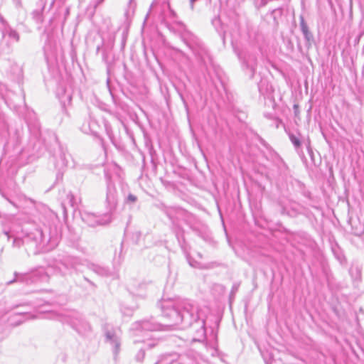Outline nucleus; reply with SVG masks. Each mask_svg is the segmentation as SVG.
<instances>
[{
  "label": "nucleus",
  "instance_id": "1",
  "mask_svg": "<svg viewBox=\"0 0 364 364\" xmlns=\"http://www.w3.org/2000/svg\"><path fill=\"white\" fill-rule=\"evenodd\" d=\"M163 317L170 321L171 325L183 324V327L191 326L195 331L192 341H203L206 337V321L209 317H214V326H210L213 344L211 354L217 352V333L214 328H218L220 321L210 314V309L203 306L199 307L194 301L188 299L163 300L161 304Z\"/></svg>",
  "mask_w": 364,
  "mask_h": 364
},
{
  "label": "nucleus",
  "instance_id": "2",
  "mask_svg": "<svg viewBox=\"0 0 364 364\" xmlns=\"http://www.w3.org/2000/svg\"><path fill=\"white\" fill-rule=\"evenodd\" d=\"M60 240V235L55 228H35L32 230L25 229L22 236L16 237L13 240L14 247L24 246L28 254L37 255L41 252H48L55 248Z\"/></svg>",
  "mask_w": 364,
  "mask_h": 364
},
{
  "label": "nucleus",
  "instance_id": "3",
  "mask_svg": "<svg viewBox=\"0 0 364 364\" xmlns=\"http://www.w3.org/2000/svg\"><path fill=\"white\" fill-rule=\"evenodd\" d=\"M161 329V325L151 319H144L136 321L132 325L131 331L135 337H143L142 340L136 338L134 340V344L139 348V351L135 355V359L138 362H142L145 351L154 348L157 345V341L153 339L152 335L149 333Z\"/></svg>",
  "mask_w": 364,
  "mask_h": 364
},
{
  "label": "nucleus",
  "instance_id": "4",
  "mask_svg": "<svg viewBox=\"0 0 364 364\" xmlns=\"http://www.w3.org/2000/svg\"><path fill=\"white\" fill-rule=\"evenodd\" d=\"M83 264L82 260L78 257L64 255L56 259L49 268H52L61 276L66 277L80 271V267Z\"/></svg>",
  "mask_w": 364,
  "mask_h": 364
},
{
  "label": "nucleus",
  "instance_id": "5",
  "mask_svg": "<svg viewBox=\"0 0 364 364\" xmlns=\"http://www.w3.org/2000/svg\"><path fill=\"white\" fill-rule=\"evenodd\" d=\"M181 38L205 66L211 63L212 60L208 50L193 34L188 32L184 33Z\"/></svg>",
  "mask_w": 364,
  "mask_h": 364
},
{
  "label": "nucleus",
  "instance_id": "6",
  "mask_svg": "<svg viewBox=\"0 0 364 364\" xmlns=\"http://www.w3.org/2000/svg\"><path fill=\"white\" fill-rule=\"evenodd\" d=\"M52 318L55 317L61 322L69 323L77 332L85 334L91 330L90 325L77 312H71L68 314L61 315L54 312L49 314Z\"/></svg>",
  "mask_w": 364,
  "mask_h": 364
},
{
  "label": "nucleus",
  "instance_id": "7",
  "mask_svg": "<svg viewBox=\"0 0 364 364\" xmlns=\"http://www.w3.org/2000/svg\"><path fill=\"white\" fill-rule=\"evenodd\" d=\"M49 276L48 272L43 268H39L35 271L28 273L14 272V278L6 282V285H11L15 282L24 283L26 284H31L38 282H48Z\"/></svg>",
  "mask_w": 364,
  "mask_h": 364
},
{
  "label": "nucleus",
  "instance_id": "8",
  "mask_svg": "<svg viewBox=\"0 0 364 364\" xmlns=\"http://www.w3.org/2000/svg\"><path fill=\"white\" fill-rule=\"evenodd\" d=\"M105 341L111 346L114 358L116 360L120 351L122 333L119 328L106 325L104 328Z\"/></svg>",
  "mask_w": 364,
  "mask_h": 364
},
{
  "label": "nucleus",
  "instance_id": "9",
  "mask_svg": "<svg viewBox=\"0 0 364 364\" xmlns=\"http://www.w3.org/2000/svg\"><path fill=\"white\" fill-rule=\"evenodd\" d=\"M1 41L0 43V49L3 51L9 52L13 43L19 41L18 33L12 28L9 24L5 23L1 28Z\"/></svg>",
  "mask_w": 364,
  "mask_h": 364
},
{
  "label": "nucleus",
  "instance_id": "10",
  "mask_svg": "<svg viewBox=\"0 0 364 364\" xmlns=\"http://www.w3.org/2000/svg\"><path fill=\"white\" fill-rule=\"evenodd\" d=\"M81 218L83 222L90 227L105 225L109 223L111 220L110 215L108 214L96 215L87 211H84L81 213Z\"/></svg>",
  "mask_w": 364,
  "mask_h": 364
},
{
  "label": "nucleus",
  "instance_id": "11",
  "mask_svg": "<svg viewBox=\"0 0 364 364\" xmlns=\"http://www.w3.org/2000/svg\"><path fill=\"white\" fill-rule=\"evenodd\" d=\"M118 201V196L116 188L110 182L107 183L106 195L107 207L109 211L115 210Z\"/></svg>",
  "mask_w": 364,
  "mask_h": 364
},
{
  "label": "nucleus",
  "instance_id": "12",
  "mask_svg": "<svg viewBox=\"0 0 364 364\" xmlns=\"http://www.w3.org/2000/svg\"><path fill=\"white\" fill-rule=\"evenodd\" d=\"M243 64L247 69L250 70V77L252 78L255 75L257 65V58L255 54L250 53L244 59Z\"/></svg>",
  "mask_w": 364,
  "mask_h": 364
},
{
  "label": "nucleus",
  "instance_id": "13",
  "mask_svg": "<svg viewBox=\"0 0 364 364\" xmlns=\"http://www.w3.org/2000/svg\"><path fill=\"white\" fill-rule=\"evenodd\" d=\"M300 28L301 31L304 35V37L306 42V46H310L311 45V43L314 41V36L312 33L309 30V27L307 24L306 23L304 18L303 16L300 17Z\"/></svg>",
  "mask_w": 364,
  "mask_h": 364
},
{
  "label": "nucleus",
  "instance_id": "14",
  "mask_svg": "<svg viewBox=\"0 0 364 364\" xmlns=\"http://www.w3.org/2000/svg\"><path fill=\"white\" fill-rule=\"evenodd\" d=\"M87 267L89 269H90L91 271H92L93 272L100 276L107 277L109 275V270L105 267H102L98 264L92 263L89 264L87 265Z\"/></svg>",
  "mask_w": 364,
  "mask_h": 364
},
{
  "label": "nucleus",
  "instance_id": "15",
  "mask_svg": "<svg viewBox=\"0 0 364 364\" xmlns=\"http://www.w3.org/2000/svg\"><path fill=\"white\" fill-rule=\"evenodd\" d=\"M146 284L144 283L138 284L137 287L130 286L129 290L130 292L138 296H144L145 295V291Z\"/></svg>",
  "mask_w": 364,
  "mask_h": 364
},
{
  "label": "nucleus",
  "instance_id": "16",
  "mask_svg": "<svg viewBox=\"0 0 364 364\" xmlns=\"http://www.w3.org/2000/svg\"><path fill=\"white\" fill-rule=\"evenodd\" d=\"M212 24L215 28L217 32L220 34L225 32V29L223 28V26L221 23L220 18L219 17H215L212 20Z\"/></svg>",
  "mask_w": 364,
  "mask_h": 364
},
{
  "label": "nucleus",
  "instance_id": "17",
  "mask_svg": "<svg viewBox=\"0 0 364 364\" xmlns=\"http://www.w3.org/2000/svg\"><path fill=\"white\" fill-rule=\"evenodd\" d=\"M68 161L66 159V154L61 151L60 154V161H57L55 163V166L58 168L59 169L65 167L67 166Z\"/></svg>",
  "mask_w": 364,
  "mask_h": 364
},
{
  "label": "nucleus",
  "instance_id": "18",
  "mask_svg": "<svg viewBox=\"0 0 364 364\" xmlns=\"http://www.w3.org/2000/svg\"><path fill=\"white\" fill-rule=\"evenodd\" d=\"M289 137L291 142L293 144V145L294 146V147L296 149H298L300 147L301 141L298 136H296L294 134L290 133V134H289Z\"/></svg>",
  "mask_w": 364,
  "mask_h": 364
},
{
  "label": "nucleus",
  "instance_id": "19",
  "mask_svg": "<svg viewBox=\"0 0 364 364\" xmlns=\"http://www.w3.org/2000/svg\"><path fill=\"white\" fill-rule=\"evenodd\" d=\"M9 135L11 139L15 138L14 141L16 144L20 143L21 132L19 130L16 129L14 136H11V134H9Z\"/></svg>",
  "mask_w": 364,
  "mask_h": 364
},
{
  "label": "nucleus",
  "instance_id": "20",
  "mask_svg": "<svg viewBox=\"0 0 364 364\" xmlns=\"http://www.w3.org/2000/svg\"><path fill=\"white\" fill-rule=\"evenodd\" d=\"M137 200L136 196L129 193L125 199L126 203H134Z\"/></svg>",
  "mask_w": 364,
  "mask_h": 364
},
{
  "label": "nucleus",
  "instance_id": "21",
  "mask_svg": "<svg viewBox=\"0 0 364 364\" xmlns=\"http://www.w3.org/2000/svg\"><path fill=\"white\" fill-rule=\"evenodd\" d=\"M102 60L106 64H109L108 53L105 48L102 50Z\"/></svg>",
  "mask_w": 364,
  "mask_h": 364
},
{
  "label": "nucleus",
  "instance_id": "22",
  "mask_svg": "<svg viewBox=\"0 0 364 364\" xmlns=\"http://www.w3.org/2000/svg\"><path fill=\"white\" fill-rule=\"evenodd\" d=\"M238 288H239V284H234L232 287V289H231V291H230V298L233 297L235 294V293L238 290Z\"/></svg>",
  "mask_w": 364,
  "mask_h": 364
},
{
  "label": "nucleus",
  "instance_id": "23",
  "mask_svg": "<svg viewBox=\"0 0 364 364\" xmlns=\"http://www.w3.org/2000/svg\"><path fill=\"white\" fill-rule=\"evenodd\" d=\"M105 0H93L92 4L93 8L95 9L99 5H100Z\"/></svg>",
  "mask_w": 364,
  "mask_h": 364
},
{
  "label": "nucleus",
  "instance_id": "24",
  "mask_svg": "<svg viewBox=\"0 0 364 364\" xmlns=\"http://www.w3.org/2000/svg\"><path fill=\"white\" fill-rule=\"evenodd\" d=\"M13 1L16 8L21 7V0H13Z\"/></svg>",
  "mask_w": 364,
  "mask_h": 364
},
{
  "label": "nucleus",
  "instance_id": "25",
  "mask_svg": "<svg viewBox=\"0 0 364 364\" xmlns=\"http://www.w3.org/2000/svg\"><path fill=\"white\" fill-rule=\"evenodd\" d=\"M188 263L191 266V267H198V265H197V262H193L192 261L191 259L188 258Z\"/></svg>",
  "mask_w": 364,
  "mask_h": 364
},
{
  "label": "nucleus",
  "instance_id": "26",
  "mask_svg": "<svg viewBox=\"0 0 364 364\" xmlns=\"http://www.w3.org/2000/svg\"><path fill=\"white\" fill-rule=\"evenodd\" d=\"M67 197H68V198L70 200V205H71L72 206H74V203H73V194H71V193H69V194H68Z\"/></svg>",
  "mask_w": 364,
  "mask_h": 364
},
{
  "label": "nucleus",
  "instance_id": "27",
  "mask_svg": "<svg viewBox=\"0 0 364 364\" xmlns=\"http://www.w3.org/2000/svg\"><path fill=\"white\" fill-rule=\"evenodd\" d=\"M180 97H181V100H182V101H183V105H184L185 107H186V109L188 110V105H187V103H186V100H185L184 97H183V95H182L181 94H180Z\"/></svg>",
  "mask_w": 364,
  "mask_h": 364
},
{
  "label": "nucleus",
  "instance_id": "28",
  "mask_svg": "<svg viewBox=\"0 0 364 364\" xmlns=\"http://www.w3.org/2000/svg\"><path fill=\"white\" fill-rule=\"evenodd\" d=\"M93 125H94V122L91 121L90 123V131H92V132H95L94 129L92 128Z\"/></svg>",
  "mask_w": 364,
  "mask_h": 364
},
{
  "label": "nucleus",
  "instance_id": "29",
  "mask_svg": "<svg viewBox=\"0 0 364 364\" xmlns=\"http://www.w3.org/2000/svg\"><path fill=\"white\" fill-rule=\"evenodd\" d=\"M197 0H190V5H191V9H193V3L195 1H196Z\"/></svg>",
  "mask_w": 364,
  "mask_h": 364
},
{
  "label": "nucleus",
  "instance_id": "30",
  "mask_svg": "<svg viewBox=\"0 0 364 364\" xmlns=\"http://www.w3.org/2000/svg\"><path fill=\"white\" fill-rule=\"evenodd\" d=\"M66 99L68 100H71V96L70 95H68L67 97H66Z\"/></svg>",
  "mask_w": 364,
  "mask_h": 364
},
{
  "label": "nucleus",
  "instance_id": "31",
  "mask_svg": "<svg viewBox=\"0 0 364 364\" xmlns=\"http://www.w3.org/2000/svg\"><path fill=\"white\" fill-rule=\"evenodd\" d=\"M4 234H5V235L9 237V238L10 237L9 232L5 231V232H4Z\"/></svg>",
  "mask_w": 364,
  "mask_h": 364
},
{
  "label": "nucleus",
  "instance_id": "32",
  "mask_svg": "<svg viewBox=\"0 0 364 364\" xmlns=\"http://www.w3.org/2000/svg\"><path fill=\"white\" fill-rule=\"evenodd\" d=\"M100 46H98L97 47V53H98V52L100 51Z\"/></svg>",
  "mask_w": 364,
  "mask_h": 364
},
{
  "label": "nucleus",
  "instance_id": "33",
  "mask_svg": "<svg viewBox=\"0 0 364 364\" xmlns=\"http://www.w3.org/2000/svg\"><path fill=\"white\" fill-rule=\"evenodd\" d=\"M60 177H61V176H62V174H60V173H58V175H57V178H58L60 177Z\"/></svg>",
  "mask_w": 364,
  "mask_h": 364
},
{
  "label": "nucleus",
  "instance_id": "34",
  "mask_svg": "<svg viewBox=\"0 0 364 364\" xmlns=\"http://www.w3.org/2000/svg\"><path fill=\"white\" fill-rule=\"evenodd\" d=\"M69 14V9H66V14Z\"/></svg>",
  "mask_w": 364,
  "mask_h": 364
},
{
  "label": "nucleus",
  "instance_id": "35",
  "mask_svg": "<svg viewBox=\"0 0 364 364\" xmlns=\"http://www.w3.org/2000/svg\"><path fill=\"white\" fill-rule=\"evenodd\" d=\"M308 150H309V154H311V150L310 149L309 147H308Z\"/></svg>",
  "mask_w": 364,
  "mask_h": 364
},
{
  "label": "nucleus",
  "instance_id": "36",
  "mask_svg": "<svg viewBox=\"0 0 364 364\" xmlns=\"http://www.w3.org/2000/svg\"><path fill=\"white\" fill-rule=\"evenodd\" d=\"M58 95L59 96V97H60V98H61V99H63V97H60V93H58Z\"/></svg>",
  "mask_w": 364,
  "mask_h": 364
},
{
  "label": "nucleus",
  "instance_id": "37",
  "mask_svg": "<svg viewBox=\"0 0 364 364\" xmlns=\"http://www.w3.org/2000/svg\"><path fill=\"white\" fill-rule=\"evenodd\" d=\"M85 279L86 281H87L88 282L91 283V282L87 279V278H85Z\"/></svg>",
  "mask_w": 364,
  "mask_h": 364
},
{
  "label": "nucleus",
  "instance_id": "38",
  "mask_svg": "<svg viewBox=\"0 0 364 364\" xmlns=\"http://www.w3.org/2000/svg\"><path fill=\"white\" fill-rule=\"evenodd\" d=\"M113 46H114V43H113V42H112V47H111V48H112Z\"/></svg>",
  "mask_w": 364,
  "mask_h": 364
}]
</instances>
